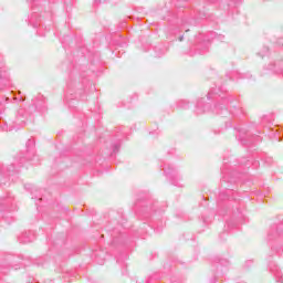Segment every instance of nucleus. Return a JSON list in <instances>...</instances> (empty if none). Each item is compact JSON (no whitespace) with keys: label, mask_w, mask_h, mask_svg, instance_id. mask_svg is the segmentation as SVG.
I'll list each match as a JSON object with an SVG mask.
<instances>
[{"label":"nucleus","mask_w":283,"mask_h":283,"mask_svg":"<svg viewBox=\"0 0 283 283\" xmlns=\"http://www.w3.org/2000/svg\"><path fill=\"white\" fill-rule=\"evenodd\" d=\"M0 211H12V197H1L0 198Z\"/></svg>","instance_id":"nucleus-1"},{"label":"nucleus","mask_w":283,"mask_h":283,"mask_svg":"<svg viewBox=\"0 0 283 283\" xmlns=\"http://www.w3.org/2000/svg\"><path fill=\"white\" fill-rule=\"evenodd\" d=\"M21 244H28L30 242H34V233L32 231L25 232L18 238Z\"/></svg>","instance_id":"nucleus-2"},{"label":"nucleus","mask_w":283,"mask_h":283,"mask_svg":"<svg viewBox=\"0 0 283 283\" xmlns=\"http://www.w3.org/2000/svg\"><path fill=\"white\" fill-rule=\"evenodd\" d=\"M19 170H17V168H14V166H10L9 168H4L1 170V175L2 176H8L9 178L13 175V174H18Z\"/></svg>","instance_id":"nucleus-3"},{"label":"nucleus","mask_w":283,"mask_h":283,"mask_svg":"<svg viewBox=\"0 0 283 283\" xmlns=\"http://www.w3.org/2000/svg\"><path fill=\"white\" fill-rule=\"evenodd\" d=\"M161 167H163V170L166 174V176H171V174H174V166H171L169 164H165Z\"/></svg>","instance_id":"nucleus-4"},{"label":"nucleus","mask_w":283,"mask_h":283,"mask_svg":"<svg viewBox=\"0 0 283 283\" xmlns=\"http://www.w3.org/2000/svg\"><path fill=\"white\" fill-rule=\"evenodd\" d=\"M202 105H205V99H199L197 102V109H196V113L197 114H205V108L202 107Z\"/></svg>","instance_id":"nucleus-5"},{"label":"nucleus","mask_w":283,"mask_h":283,"mask_svg":"<svg viewBox=\"0 0 283 283\" xmlns=\"http://www.w3.org/2000/svg\"><path fill=\"white\" fill-rule=\"evenodd\" d=\"M214 109L217 111L218 114H221L222 116H226L227 114V108L222 107V105L214 106Z\"/></svg>","instance_id":"nucleus-6"},{"label":"nucleus","mask_w":283,"mask_h":283,"mask_svg":"<svg viewBox=\"0 0 283 283\" xmlns=\"http://www.w3.org/2000/svg\"><path fill=\"white\" fill-rule=\"evenodd\" d=\"M210 34H211L212 39H214V40H217V41H219L220 39H223L222 35H217V34H214V33H210Z\"/></svg>","instance_id":"nucleus-7"},{"label":"nucleus","mask_w":283,"mask_h":283,"mask_svg":"<svg viewBox=\"0 0 283 283\" xmlns=\"http://www.w3.org/2000/svg\"><path fill=\"white\" fill-rule=\"evenodd\" d=\"M118 149H120L119 145H115L113 148V154H117Z\"/></svg>","instance_id":"nucleus-8"},{"label":"nucleus","mask_w":283,"mask_h":283,"mask_svg":"<svg viewBox=\"0 0 283 283\" xmlns=\"http://www.w3.org/2000/svg\"><path fill=\"white\" fill-rule=\"evenodd\" d=\"M172 185H175V187H182V185L176 182V181H172Z\"/></svg>","instance_id":"nucleus-9"},{"label":"nucleus","mask_w":283,"mask_h":283,"mask_svg":"<svg viewBox=\"0 0 283 283\" xmlns=\"http://www.w3.org/2000/svg\"><path fill=\"white\" fill-rule=\"evenodd\" d=\"M263 52H264V54H268L269 48L264 46V48H263Z\"/></svg>","instance_id":"nucleus-10"},{"label":"nucleus","mask_w":283,"mask_h":283,"mask_svg":"<svg viewBox=\"0 0 283 283\" xmlns=\"http://www.w3.org/2000/svg\"><path fill=\"white\" fill-rule=\"evenodd\" d=\"M211 94H213V91H210V92L208 93V98H211Z\"/></svg>","instance_id":"nucleus-11"},{"label":"nucleus","mask_w":283,"mask_h":283,"mask_svg":"<svg viewBox=\"0 0 283 283\" xmlns=\"http://www.w3.org/2000/svg\"><path fill=\"white\" fill-rule=\"evenodd\" d=\"M277 64H274L273 66H271L270 67V70H275V66H276Z\"/></svg>","instance_id":"nucleus-12"},{"label":"nucleus","mask_w":283,"mask_h":283,"mask_svg":"<svg viewBox=\"0 0 283 283\" xmlns=\"http://www.w3.org/2000/svg\"><path fill=\"white\" fill-rule=\"evenodd\" d=\"M207 51H199V54H206Z\"/></svg>","instance_id":"nucleus-13"},{"label":"nucleus","mask_w":283,"mask_h":283,"mask_svg":"<svg viewBox=\"0 0 283 283\" xmlns=\"http://www.w3.org/2000/svg\"><path fill=\"white\" fill-rule=\"evenodd\" d=\"M98 264H105V261L102 260V261L98 262Z\"/></svg>","instance_id":"nucleus-14"},{"label":"nucleus","mask_w":283,"mask_h":283,"mask_svg":"<svg viewBox=\"0 0 283 283\" xmlns=\"http://www.w3.org/2000/svg\"><path fill=\"white\" fill-rule=\"evenodd\" d=\"M224 262H227V261H224V260H221V261H220V264H224Z\"/></svg>","instance_id":"nucleus-15"},{"label":"nucleus","mask_w":283,"mask_h":283,"mask_svg":"<svg viewBox=\"0 0 283 283\" xmlns=\"http://www.w3.org/2000/svg\"><path fill=\"white\" fill-rule=\"evenodd\" d=\"M172 178H178V175L175 174V175L172 176Z\"/></svg>","instance_id":"nucleus-16"},{"label":"nucleus","mask_w":283,"mask_h":283,"mask_svg":"<svg viewBox=\"0 0 283 283\" xmlns=\"http://www.w3.org/2000/svg\"><path fill=\"white\" fill-rule=\"evenodd\" d=\"M182 39H184V36H180V38H179V41H182Z\"/></svg>","instance_id":"nucleus-17"},{"label":"nucleus","mask_w":283,"mask_h":283,"mask_svg":"<svg viewBox=\"0 0 283 283\" xmlns=\"http://www.w3.org/2000/svg\"><path fill=\"white\" fill-rule=\"evenodd\" d=\"M262 57H264V54H262V53H259Z\"/></svg>","instance_id":"nucleus-18"},{"label":"nucleus","mask_w":283,"mask_h":283,"mask_svg":"<svg viewBox=\"0 0 283 283\" xmlns=\"http://www.w3.org/2000/svg\"><path fill=\"white\" fill-rule=\"evenodd\" d=\"M222 196H224V193H221V195H220V198H221V199H222Z\"/></svg>","instance_id":"nucleus-19"},{"label":"nucleus","mask_w":283,"mask_h":283,"mask_svg":"<svg viewBox=\"0 0 283 283\" xmlns=\"http://www.w3.org/2000/svg\"><path fill=\"white\" fill-rule=\"evenodd\" d=\"M277 66H279V70H282V67H280V64H277Z\"/></svg>","instance_id":"nucleus-20"},{"label":"nucleus","mask_w":283,"mask_h":283,"mask_svg":"<svg viewBox=\"0 0 283 283\" xmlns=\"http://www.w3.org/2000/svg\"><path fill=\"white\" fill-rule=\"evenodd\" d=\"M28 143H29V144H30V143H32V139H29V142H28Z\"/></svg>","instance_id":"nucleus-21"},{"label":"nucleus","mask_w":283,"mask_h":283,"mask_svg":"<svg viewBox=\"0 0 283 283\" xmlns=\"http://www.w3.org/2000/svg\"><path fill=\"white\" fill-rule=\"evenodd\" d=\"M211 3H213L214 0H209Z\"/></svg>","instance_id":"nucleus-22"},{"label":"nucleus","mask_w":283,"mask_h":283,"mask_svg":"<svg viewBox=\"0 0 283 283\" xmlns=\"http://www.w3.org/2000/svg\"><path fill=\"white\" fill-rule=\"evenodd\" d=\"M98 255H103V252H99V254Z\"/></svg>","instance_id":"nucleus-23"},{"label":"nucleus","mask_w":283,"mask_h":283,"mask_svg":"<svg viewBox=\"0 0 283 283\" xmlns=\"http://www.w3.org/2000/svg\"><path fill=\"white\" fill-rule=\"evenodd\" d=\"M274 72H277V70H276V69H274Z\"/></svg>","instance_id":"nucleus-24"},{"label":"nucleus","mask_w":283,"mask_h":283,"mask_svg":"<svg viewBox=\"0 0 283 283\" xmlns=\"http://www.w3.org/2000/svg\"><path fill=\"white\" fill-rule=\"evenodd\" d=\"M207 41H211L210 39H207Z\"/></svg>","instance_id":"nucleus-25"},{"label":"nucleus","mask_w":283,"mask_h":283,"mask_svg":"<svg viewBox=\"0 0 283 283\" xmlns=\"http://www.w3.org/2000/svg\"><path fill=\"white\" fill-rule=\"evenodd\" d=\"M180 107H185L184 105H180Z\"/></svg>","instance_id":"nucleus-26"}]
</instances>
